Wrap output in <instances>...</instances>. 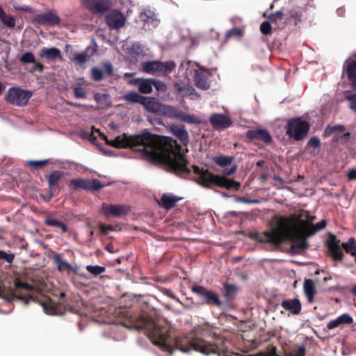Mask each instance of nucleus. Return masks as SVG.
Instances as JSON below:
<instances>
[{
	"label": "nucleus",
	"instance_id": "obj_1",
	"mask_svg": "<svg viewBox=\"0 0 356 356\" xmlns=\"http://www.w3.org/2000/svg\"><path fill=\"white\" fill-rule=\"evenodd\" d=\"M99 136L106 143L115 148H130L141 152L144 158L154 163L165 165L168 170L178 176L189 175V162L181 152L182 147L176 140L154 134L144 129L140 134L129 136L123 134L109 140L103 133Z\"/></svg>",
	"mask_w": 356,
	"mask_h": 356
},
{
	"label": "nucleus",
	"instance_id": "obj_2",
	"mask_svg": "<svg viewBox=\"0 0 356 356\" xmlns=\"http://www.w3.org/2000/svg\"><path fill=\"white\" fill-rule=\"evenodd\" d=\"M134 326L138 330H144L152 342L163 351L172 353L175 350L183 353L191 350L200 352L204 355L218 354L227 351V341L222 337L211 342L189 334L184 337H177L175 331L163 319L154 318L147 314H142L133 318Z\"/></svg>",
	"mask_w": 356,
	"mask_h": 356
},
{
	"label": "nucleus",
	"instance_id": "obj_3",
	"mask_svg": "<svg viewBox=\"0 0 356 356\" xmlns=\"http://www.w3.org/2000/svg\"><path fill=\"white\" fill-rule=\"evenodd\" d=\"M326 225L325 220L309 225L307 221L300 220V216H282L277 227L261 233L257 240L259 243H270L275 245H280L286 240L289 241L291 250L298 254L308 249L307 238L324 229Z\"/></svg>",
	"mask_w": 356,
	"mask_h": 356
},
{
	"label": "nucleus",
	"instance_id": "obj_4",
	"mask_svg": "<svg viewBox=\"0 0 356 356\" xmlns=\"http://www.w3.org/2000/svg\"><path fill=\"white\" fill-rule=\"evenodd\" d=\"M193 172L197 175L196 182L204 188L210 185H214L227 190L234 189L238 191L241 184L232 179L227 178L224 175H216L211 172L208 169L200 168L197 165H193Z\"/></svg>",
	"mask_w": 356,
	"mask_h": 356
},
{
	"label": "nucleus",
	"instance_id": "obj_5",
	"mask_svg": "<svg viewBox=\"0 0 356 356\" xmlns=\"http://www.w3.org/2000/svg\"><path fill=\"white\" fill-rule=\"evenodd\" d=\"M15 288H7L3 284H0V298L7 300L8 302H11L14 299H18L24 302L26 305H27L30 300L35 301V299L32 296H25V295H17L16 289H24L27 291H32L33 289V286L27 282H22L19 279H15L14 282Z\"/></svg>",
	"mask_w": 356,
	"mask_h": 356
},
{
	"label": "nucleus",
	"instance_id": "obj_6",
	"mask_svg": "<svg viewBox=\"0 0 356 356\" xmlns=\"http://www.w3.org/2000/svg\"><path fill=\"white\" fill-rule=\"evenodd\" d=\"M310 129V124L300 118H294L288 120L286 125V134L296 141L306 137Z\"/></svg>",
	"mask_w": 356,
	"mask_h": 356
},
{
	"label": "nucleus",
	"instance_id": "obj_7",
	"mask_svg": "<svg viewBox=\"0 0 356 356\" xmlns=\"http://www.w3.org/2000/svg\"><path fill=\"white\" fill-rule=\"evenodd\" d=\"M174 61L161 62L159 60H152L143 62L141 64L143 72L156 76L167 75L171 73L175 68Z\"/></svg>",
	"mask_w": 356,
	"mask_h": 356
},
{
	"label": "nucleus",
	"instance_id": "obj_8",
	"mask_svg": "<svg viewBox=\"0 0 356 356\" xmlns=\"http://www.w3.org/2000/svg\"><path fill=\"white\" fill-rule=\"evenodd\" d=\"M191 291L195 293L204 304L218 308H222L225 306V302L220 298L216 292L208 290L202 285L193 286Z\"/></svg>",
	"mask_w": 356,
	"mask_h": 356
},
{
	"label": "nucleus",
	"instance_id": "obj_9",
	"mask_svg": "<svg viewBox=\"0 0 356 356\" xmlns=\"http://www.w3.org/2000/svg\"><path fill=\"white\" fill-rule=\"evenodd\" d=\"M31 97V91L13 87L8 89L5 95V100L11 104L23 106L27 104Z\"/></svg>",
	"mask_w": 356,
	"mask_h": 356
},
{
	"label": "nucleus",
	"instance_id": "obj_10",
	"mask_svg": "<svg viewBox=\"0 0 356 356\" xmlns=\"http://www.w3.org/2000/svg\"><path fill=\"white\" fill-rule=\"evenodd\" d=\"M81 5L92 13L104 15L111 6V0H81Z\"/></svg>",
	"mask_w": 356,
	"mask_h": 356
},
{
	"label": "nucleus",
	"instance_id": "obj_11",
	"mask_svg": "<svg viewBox=\"0 0 356 356\" xmlns=\"http://www.w3.org/2000/svg\"><path fill=\"white\" fill-rule=\"evenodd\" d=\"M70 184L74 187L75 190L83 189L90 191H97L104 187V185L97 179H74L70 181Z\"/></svg>",
	"mask_w": 356,
	"mask_h": 356
},
{
	"label": "nucleus",
	"instance_id": "obj_12",
	"mask_svg": "<svg viewBox=\"0 0 356 356\" xmlns=\"http://www.w3.org/2000/svg\"><path fill=\"white\" fill-rule=\"evenodd\" d=\"M326 244L333 260L341 261L343 253L340 246V240L334 234L330 233Z\"/></svg>",
	"mask_w": 356,
	"mask_h": 356
},
{
	"label": "nucleus",
	"instance_id": "obj_13",
	"mask_svg": "<svg viewBox=\"0 0 356 356\" xmlns=\"http://www.w3.org/2000/svg\"><path fill=\"white\" fill-rule=\"evenodd\" d=\"M60 21L59 16L50 10L45 13L35 15L32 18L34 23L50 26L58 25Z\"/></svg>",
	"mask_w": 356,
	"mask_h": 356
},
{
	"label": "nucleus",
	"instance_id": "obj_14",
	"mask_svg": "<svg viewBox=\"0 0 356 356\" xmlns=\"http://www.w3.org/2000/svg\"><path fill=\"white\" fill-rule=\"evenodd\" d=\"M125 21V17L118 10H113L106 16V22L111 29L122 28L124 26Z\"/></svg>",
	"mask_w": 356,
	"mask_h": 356
},
{
	"label": "nucleus",
	"instance_id": "obj_15",
	"mask_svg": "<svg viewBox=\"0 0 356 356\" xmlns=\"http://www.w3.org/2000/svg\"><path fill=\"white\" fill-rule=\"evenodd\" d=\"M210 124L216 129H225L232 125L231 119L223 114L213 113L209 118Z\"/></svg>",
	"mask_w": 356,
	"mask_h": 356
},
{
	"label": "nucleus",
	"instance_id": "obj_16",
	"mask_svg": "<svg viewBox=\"0 0 356 356\" xmlns=\"http://www.w3.org/2000/svg\"><path fill=\"white\" fill-rule=\"evenodd\" d=\"M246 136L251 140H257L265 143H270L273 140L269 132L266 129H263L248 130L246 132Z\"/></svg>",
	"mask_w": 356,
	"mask_h": 356
},
{
	"label": "nucleus",
	"instance_id": "obj_17",
	"mask_svg": "<svg viewBox=\"0 0 356 356\" xmlns=\"http://www.w3.org/2000/svg\"><path fill=\"white\" fill-rule=\"evenodd\" d=\"M19 60L22 64H33V66L29 70V72L31 73L35 71L42 72L44 70V65L38 62L34 54L31 51H26L19 58Z\"/></svg>",
	"mask_w": 356,
	"mask_h": 356
},
{
	"label": "nucleus",
	"instance_id": "obj_18",
	"mask_svg": "<svg viewBox=\"0 0 356 356\" xmlns=\"http://www.w3.org/2000/svg\"><path fill=\"white\" fill-rule=\"evenodd\" d=\"M281 306L293 315H299L302 309V304L299 299H286L282 301Z\"/></svg>",
	"mask_w": 356,
	"mask_h": 356
},
{
	"label": "nucleus",
	"instance_id": "obj_19",
	"mask_svg": "<svg viewBox=\"0 0 356 356\" xmlns=\"http://www.w3.org/2000/svg\"><path fill=\"white\" fill-rule=\"evenodd\" d=\"M181 200H182L181 197H177L170 193H163L160 200L158 201V203L162 208L170 210L174 208L177 203Z\"/></svg>",
	"mask_w": 356,
	"mask_h": 356
},
{
	"label": "nucleus",
	"instance_id": "obj_20",
	"mask_svg": "<svg viewBox=\"0 0 356 356\" xmlns=\"http://www.w3.org/2000/svg\"><path fill=\"white\" fill-rule=\"evenodd\" d=\"M222 286V293L225 298L222 301L225 302V305H227L234 300L238 291V288L235 284L228 282H225Z\"/></svg>",
	"mask_w": 356,
	"mask_h": 356
},
{
	"label": "nucleus",
	"instance_id": "obj_21",
	"mask_svg": "<svg viewBox=\"0 0 356 356\" xmlns=\"http://www.w3.org/2000/svg\"><path fill=\"white\" fill-rule=\"evenodd\" d=\"M104 214L112 217H120L128 213V209L122 204H108L104 207Z\"/></svg>",
	"mask_w": 356,
	"mask_h": 356
},
{
	"label": "nucleus",
	"instance_id": "obj_22",
	"mask_svg": "<svg viewBox=\"0 0 356 356\" xmlns=\"http://www.w3.org/2000/svg\"><path fill=\"white\" fill-rule=\"evenodd\" d=\"M53 261L55 263V264L57 266V268L58 271L63 272L67 271L68 273H70V271L77 273L78 268L76 267H74L72 265H71L67 261H63L62 259V257L59 254H55L53 256Z\"/></svg>",
	"mask_w": 356,
	"mask_h": 356
},
{
	"label": "nucleus",
	"instance_id": "obj_23",
	"mask_svg": "<svg viewBox=\"0 0 356 356\" xmlns=\"http://www.w3.org/2000/svg\"><path fill=\"white\" fill-rule=\"evenodd\" d=\"M353 323V318L347 313L343 314L338 316L336 319L330 321L327 325L328 330H332L339 327L341 325H349Z\"/></svg>",
	"mask_w": 356,
	"mask_h": 356
},
{
	"label": "nucleus",
	"instance_id": "obj_24",
	"mask_svg": "<svg viewBox=\"0 0 356 356\" xmlns=\"http://www.w3.org/2000/svg\"><path fill=\"white\" fill-rule=\"evenodd\" d=\"M170 131L183 145H186L188 144L189 136L184 125L174 126L170 128Z\"/></svg>",
	"mask_w": 356,
	"mask_h": 356
},
{
	"label": "nucleus",
	"instance_id": "obj_25",
	"mask_svg": "<svg viewBox=\"0 0 356 356\" xmlns=\"http://www.w3.org/2000/svg\"><path fill=\"white\" fill-rule=\"evenodd\" d=\"M64 176V172L60 170H55L50 173L47 177L48 189L50 191H56V187L58 186V184L61 179Z\"/></svg>",
	"mask_w": 356,
	"mask_h": 356
},
{
	"label": "nucleus",
	"instance_id": "obj_26",
	"mask_svg": "<svg viewBox=\"0 0 356 356\" xmlns=\"http://www.w3.org/2000/svg\"><path fill=\"white\" fill-rule=\"evenodd\" d=\"M41 58H47L49 60H54L57 58H61V52L59 49L56 47L42 49L39 54Z\"/></svg>",
	"mask_w": 356,
	"mask_h": 356
},
{
	"label": "nucleus",
	"instance_id": "obj_27",
	"mask_svg": "<svg viewBox=\"0 0 356 356\" xmlns=\"http://www.w3.org/2000/svg\"><path fill=\"white\" fill-rule=\"evenodd\" d=\"M303 288L308 302L312 303L314 300V296L316 293L314 281L311 279L305 280L304 282Z\"/></svg>",
	"mask_w": 356,
	"mask_h": 356
},
{
	"label": "nucleus",
	"instance_id": "obj_28",
	"mask_svg": "<svg viewBox=\"0 0 356 356\" xmlns=\"http://www.w3.org/2000/svg\"><path fill=\"white\" fill-rule=\"evenodd\" d=\"M175 87L177 93L183 97L195 95L197 97L200 96L196 92L195 90L188 84L183 83H176Z\"/></svg>",
	"mask_w": 356,
	"mask_h": 356
},
{
	"label": "nucleus",
	"instance_id": "obj_29",
	"mask_svg": "<svg viewBox=\"0 0 356 356\" xmlns=\"http://www.w3.org/2000/svg\"><path fill=\"white\" fill-rule=\"evenodd\" d=\"M346 74L349 81L352 83V88L356 90V61L351 60L346 66Z\"/></svg>",
	"mask_w": 356,
	"mask_h": 356
},
{
	"label": "nucleus",
	"instance_id": "obj_30",
	"mask_svg": "<svg viewBox=\"0 0 356 356\" xmlns=\"http://www.w3.org/2000/svg\"><path fill=\"white\" fill-rule=\"evenodd\" d=\"M194 81L197 88L202 90H207L210 87V84L205 75L198 70H195Z\"/></svg>",
	"mask_w": 356,
	"mask_h": 356
},
{
	"label": "nucleus",
	"instance_id": "obj_31",
	"mask_svg": "<svg viewBox=\"0 0 356 356\" xmlns=\"http://www.w3.org/2000/svg\"><path fill=\"white\" fill-rule=\"evenodd\" d=\"M145 109L151 112H156L159 110L160 104L154 97H145L141 104Z\"/></svg>",
	"mask_w": 356,
	"mask_h": 356
},
{
	"label": "nucleus",
	"instance_id": "obj_32",
	"mask_svg": "<svg viewBox=\"0 0 356 356\" xmlns=\"http://www.w3.org/2000/svg\"><path fill=\"white\" fill-rule=\"evenodd\" d=\"M44 225L53 227H58L61 230V233H66L68 232V227L67 226L64 224L63 222L59 221L57 219L47 217L44 220Z\"/></svg>",
	"mask_w": 356,
	"mask_h": 356
},
{
	"label": "nucleus",
	"instance_id": "obj_33",
	"mask_svg": "<svg viewBox=\"0 0 356 356\" xmlns=\"http://www.w3.org/2000/svg\"><path fill=\"white\" fill-rule=\"evenodd\" d=\"M0 20L9 29H13L15 26V18L5 13L2 7L0 6Z\"/></svg>",
	"mask_w": 356,
	"mask_h": 356
},
{
	"label": "nucleus",
	"instance_id": "obj_34",
	"mask_svg": "<svg viewBox=\"0 0 356 356\" xmlns=\"http://www.w3.org/2000/svg\"><path fill=\"white\" fill-rule=\"evenodd\" d=\"M341 246L346 253L355 257L356 262V241L355 238H349L347 242L342 243Z\"/></svg>",
	"mask_w": 356,
	"mask_h": 356
},
{
	"label": "nucleus",
	"instance_id": "obj_35",
	"mask_svg": "<svg viewBox=\"0 0 356 356\" xmlns=\"http://www.w3.org/2000/svg\"><path fill=\"white\" fill-rule=\"evenodd\" d=\"M124 99L131 103H138L141 104L144 99V96L137 93L136 92L131 91L124 95Z\"/></svg>",
	"mask_w": 356,
	"mask_h": 356
},
{
	"label": "nucleus",
	"instance_id": "obj_36",
	"mask_svg": "<svg viewBox=\"0 0 356 356\" xmlns=\"http://www.w3.org/2000/svg\"><path fill=\"white\" fill-rule=\"evenodd\" d=\"M233 160L234 158L232 156L224 155L217 156L213 159V162L220 167L229 165L232 163Z\"/></svg>",
	"mask_w": 356,
	"mask_h": 356
},
{
	"label": "nucleus",
	"instance_id": "obj_37",
	"mask_svg": "<svg viewBox=\"0 0 356 356\" xmlns=\"http://www.w3.org/2000/svg\"><path fill=\"white\" fill-rule=\"evenodd\" d=\"M138 90L143 94H149L152 91V79L140 80Z\"/></svg>",
	"mask_w": 356,
	"mask_h": 356
},
{
	"label": "nucleus",
	"instance_id": "obj_38",
	"mask_svg": "<svg viewBox=\"0 0 356 356\" xmlns=\"http://www.w3.org/2000/svg\"><path fill=\"white\" fill-rule=\"evenodd\" d=\"M243 33L244 31L242 29L239 27H234L226 32L225 40H228L233 37L240 38L243 35Z\"/></svg>",
	"mask_w": 356,
	"mask_h": 356
},
{
	"label": "nucleus",
	"instance_id": "obj_39",
	"mask_svg": "<svg viewBox=\"0 0 356 356\" xmlns=\"http://www.w3.org/2000/svg\"><path fill=\"white\" fill-rule=\"evenodd\" d=\"M345 131V127L341 124H337L334 126H327L324 134L327 136L333 134L335 132H343Z\"/></svg>",
	"mask_w": 356,
	"mask_h": 356
},
{
	"label": "nucleus",
	"instance_id": "obj_40",
	"mask_svg": "<svg viewBox=\"0 0 356 356\" xmlns=\"http://www.w3.org/2000/svg\"><path fill=\"white\" fill-rule=\"evenodd\" d=\"M73 93L76 99H85L87 95L85 89L81 87V83H78L73 88Z\"/></svg>",
	"mask_w": 356,
	"mask_h": 356
},
{
	"label": "nucleus",
	"instance_id": "obj_41",
	"mask_svg": "<svg viewBox=\"0 0 356 356\" xmlns=\"http://www.w3.org/2000/svg\"><path fill=\"white\" fill-rule=\"evenodd\" d=\"M345 99L348 102V108L356 113V93H347Z\"/></svg>",
	"mask_w": 356,
	"mask_h": 356
},
{
	"label": "nucleus",
	"instance_id": "obj_42",
	"mask_svg": "<svg viewBox=\"0 0 356 356\" xmlns=\"http://www.w3.org/2000/svg\"><path fill=\"white\" fill-rule=\"evenodd\" d=\"M86 270L95 276H97L105 272L106 268L100 266H86Z\"/></svg>",
	"mask_w": 356,
	"mask_h": 356
},
{
	"label": "nucleus",
	"instance_id": "obj_43",
	"mask_svg": "<svg viewBox=\"0 0 356 356\" xmlns=\"http://www.w3.org/2000/svg\"><path fill=\"white\" fill-rule=\"evenodd\" d=\"M91 76L92 79L95 81H101L104 79V75L103 71L96 67H93L91 69Z\"/></svg>",
	"mask_w": 356,
	"mask_h": 356
},
{
	"label": "nucleus",
	"instance_id": "obj_44",
	"mask_svg": "<svg viewBox=\"0 0 356 356\" xmlns=\"http://www.w3.org/2000/svg\"><path fill=\"white\" fill-rule=\"evenodd\" d=\"M49 163L48 160H42V161H28L27 165L34 169L37 170L41 168H43Z\"/></svg>",
	"mask_w": 356,
	"mask_h": 356
},
{
	"label": "nucleus",
	"instance_id": "obj_45",
	"mask_svg": "<svg viewBox=\"0 0 356 356\" xmlns=\"http://www.w3.org/2000/svg\"><path fill=\"white\" fill-rule=\"evenodd\" d=\"M104 76H111L113 73V67L110 62L102 63V70Z\"/></svg>",
	"mask_w": 356,
	"mask_h": 356
},
{
	"label": "nucleus",
	"instance_id": "obj_46",
	"mask_svg": "<svg viewBox=\"0 0 356 356\" xmlns=\"http://www.w3.org/2000/svg\"><path fill=\"white\" fill-rule=\"evenodd\" d=\"M15 254L13 253H7L3 250H0V260H3L7 263L11 264H13L15 259Z\"/></svg>",
	"mask_w": 356,
	"mask_h": 356
},
{
	"label": "nucleus",
	"instance_id": "obj_47",
	"mask_svg": "<svg viewBox=\"0 0 356 356\" xmlns=\"http://www.w3.org/2000/svg\"><path fill=\"white\" fill-rule=\"evenodd\" d=\"M260 31L264 35H270L272 33V27L269 22L265 21L260 25Z\"/></svg>",
	"mask_w": 356,
	"mask_h": 356
},
{
	"label": "nucleus",
	"instance_id": "obj_48",
	"mask_svg": "<svg viewBox=\"0 0 356 356\" xmlns=\"http://www.w3.org/2000/svg\"><path fill=\"white\" fill-rule=\"evenodd\" d=\"M306 355V348L304 345H300L296 350H292L289 356H305Z\"/></svg>",
	"mask_w": 356,
	"mask_h": 356
},
{
	"label": "nucleus",
	"instance_id": "obj_49",
	"mask_svg": "<svg viewBox=\"0 0 356 356\" xmlns=\"http://www.w3.org/2000/svg\"><path fill=\"white\" fill-rule=\"evenodd\" d=\"M284 13L282 11L279 10L275 12V13H272L269 15L268 19L272 22H277L279 21H281L283 19Z\"/></svg>",
	"mask_w": 356,
	"mask_h": 356
},
{
	"label": "nucleus",
	"instance_id": "obj_50",
	"mask_svg": "<svg viewBox=\"0 0 356 356\" xmlns=\"http://www.w3.org/2000/svg\"><path fill=\"white\" fill-rule=\"evenodd\" d=\"M98 227H99L101 233L104 235L107 234L108 231H115V230L114 226L111 225H107L102 222H100L99 224Z\"/></svg>",
	"mask_w": 356,
	"mask_h": 356
},
{
	"label": "nucleus",
	"instance_id": "obj_51",
	"mask_svg": "<svg viewBox=\"0 0 356 356\" xmlns=\"http://www.w3.org/2000/svg\"><path fill=\"white\" fill-rule=\"evenodd\" d=\"M152 86H154V88L158 91H161V92L165 91L166 88H167L166 85L163 82H162L161 81L155 80L153 79H152Z\"/></svg>",
	"mask_w": 356,
	"mask_h": 356
},
{
	"label": "nucleus",
	"instance_id": "obj_52",
	"mask_svg": "<svg viewBox=\"0 0 356 356\" xmlns=\"http://www.w3.org/2000/svg\"><path fill=\"white\" fill-rule=\"evenodd\" d=\"M87 58L88 56L84 52L76 54L74 58V60L80 65L85 63L87 61Z\"/></svg>",
	"mask_w": 356,
	"mask_h": 356
},
{
	"label": "nucleus",
	"instance_id": "obj_53",
	"mask_svg": "<svg viewBox=\"0 0 356 356\" xmlns=\"http://www.w3.org/2000/svg\"><path fill=\"white\" fill-rule=\"evenodd\" d=\"M307 145L314 148H318L321 146V141L318 138L314 136L309 140Z\"/></svg>",
	"mask_w": 356,
	"mask_h": 356
},
{
	"label": "nucleus",
	"instance_id": "obj_54",
	"mask_svg": "<svg viewBox=\"0 0 356 356\" xmlns=\"http://www.w3.org/2000/svg\"><path fill=\"white\" fill-rule=\"evenodd\" d=\"M235 200L238 202L246 203V204H252V203H258L259 201L254 199H248L244 197H236Z\"/></svg>",
	"mask_w": 356,
	"mask_h": 356
},
{
	"label": "nucleus",
	"instance_id": "obj_55",
	"mask_svg": "<svg viewBox=\"0 0 356 356\" xmlns=\"http://www.w3.org/2000/svg\"><path fill=\"white\" fill-rule=\"evenodd\" d=\"M14 8H15V10L23 11V12L26 13H35L34 8H33L32 7H30V6H15Z\"/></svg>",
	"mask_w": 356,
	"mask_h": 356
},
{
	"label": "nucleus",
	"instance_id": "obj_56",
	"mask_svg": "<svg viewBox=\"0 0 356 356\" xmlns=\"http://www.w3.org/2000/svg\"><path fill=\"white\" fill-rule=\"evenodd\" d=\"M275 336L274 331H268L266 334H264L261 337V340L264 342L268 341L272 337Z\"/></svg>",
	"mask_w": 356,
	"mask_h": 356
},
{
	"label": "nucleus",
	"instance_id": "obj_57",
	"mask_svg": "<svg viewBox=\"0 0 356 356\" xmlns=\"http://www.w3.org/2000/svg\"><path fill=\"white\" fill-rule=\"evenodd\" d=\"M141 19L146 23L152 22L154 20V16L152 15V16H149L146 13H142L140 15Z\"/></svg>",
	"mask_w": 356,
	"mask_h": 356
},
{
	"label": "nucleus",
	"instance_id": "obj_58",
	"mask_svg": "<svg viewBox=\"0 0 356 356\" xmlns=\"http://www.w3.org/2000/svg\"><path fill=\"white\" fill-rule=\"evenodd\" d=\"M108 95L102 94V93H96L95 94L94 99L97 102H101L103 100L107 99Z\"/></svg>",
	"mask_w": 356,
	"mask_h": 356
},
{
	"label": "nucleus",
	"instance_id": "obj_59",
	"mask_svg": "<svg viewBox=\"0 0 356 356\" xmlns=\"http://www.w3.org/2000/svg\"><path fill=\"white\" fill-rule=\"evenodd\" d=\"M348 177L350 180H356V170H350L348 173Z\"/></svg>",
	"mask_w": 356,
	"mask_h": 356
},
{
	"label": "nucleus",
	"instance_id": "obj_60",
	"mask_svg": "<svg viewBox=\"0 0 356 356\" xmlns=\"http://www.w3.org/2000/svg\"><path fill=\"white\" fill-rule=\"evenodd\" d=\"M55 191H50V189H48V192H47V193L46 194V195L44 197V200L46 201H49L53 197V196L54 195Z\"/></svg>",
	"mask_w": 356,
	"mask_h": 356
},
{
	"label": "nucleus",
	"instance_id": "obj_61",
	"mask_svg": "<svg viewBox=\"0 0 356 356\" xmlns=\"http://www.w3.org/2000/svg\"><path fill=\"white\" fill-rule=\"evenodd\" d=\"M236 170V167L234 165V166H232L230 169L229 170H224V174L226 175H233L234 173H235Z\"/></svg>",
	"mask_w": 356,
	"mask_h": 356
},
{
	"label": "nucleus",
	"instance_id": "obj_62",
	"mask_svg": "<svg viewBox=\"0 0 356 356\" xmlns=\"http://www.w3.org/2000/svg\"><path fill=\"white\" fill-rule=\"evenodd\" d=\"M106 250H107L108 252L113 253L115 252L114 250V246L112 243H108L105 247Z\"/></svg>",
	"mask_w": 356,
	"mask_h": 356
},
{
	"label": "nucleus",
	"instance_id": "obj_63",
	"mask_svg": "<svg viewBox=\"0 0 356 356\" xmlns=\"http://www.w3.org/2000/svg\"><path fill=\"white\" fill-rule=\"evenodd\" d=\"M42 307H43V309H44V310L45 311V312H46L47 314H51V313L53 312V311L54 310V308H51V309H50V310H49V309H48V308H47V305H46V304H42Z\"/></svg>",
	"mask_w": 356,
	"mask_h": 356
},
{
	"label": "nucleus",
	"instance_id": "obj_64",
	"mask_svg": "<svg viewBox=\"0 0 356 356\" xmlns=\"http://www.w3.org/2000/svg\"><path fill=\"white\" fill-rule=\"evenodd\" d=\"M93 236H94V231L93 230H91L88 235V238L89 241H92L93 239Z\"/></svg>",
	"mask_w": 356,
	"mask_h": 356
}]
</instances>
